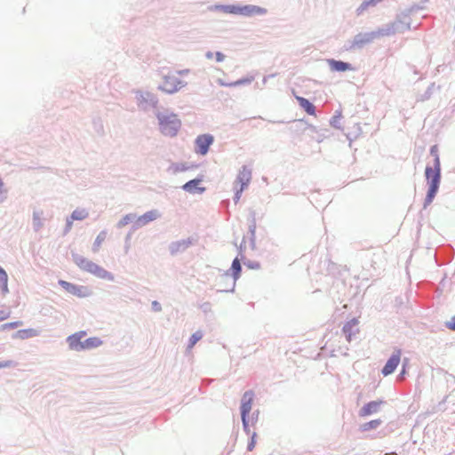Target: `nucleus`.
Segmentation results:
<instances>
[{
    "mask_svg": "<svg viewBox=\"0 0 455 455\" xmlns=\"http://www.w3.org/2000/svg\"><path fill=\"white\" fill-rule=\"evenodd\" d=\"M22 323L20 322V321H16V322H12V323H4L2 325V329L3 330H5V329H14L20 325H21Z\"/></svg>",
    "mask_w": 455,
    "mask_h": 455,
    "instance_id": "obj_31",
    "label": "nucleus"
},
{
    "mask_svg": "<svg viewBox=\"0 0 455 455\" xmlns=\"http://www.w3.org/2000/svg\"><path fill=\"white\" fill-rule=\"evenodd\" d=\"M253 79H254L253 76L245 77V78L237 80L235 82L227 84L226 86L232 87V86L248 84H251L253 81Z\"/></svg>",
    "mask_w": 455,
    "mask_h": 455,
    "instance_id": "obj_28",
    "label": "nucleus"
},
{
    "mask_svg": "<svg viewBox=\"0 0 455 455\" xmlns=\"http://www.w3.org/2000/svg\"><path fill=\"white\" fill-rule=\"evenodd\" d=\"M8 276L6 272L0 267V290L3 292H6L8 291Z\"/></svg>",
    "mask_w": 455,
    "mask_h": 455,
    "instance_id": "obj_23",
    "label": "nucleus"
},
{
    "mask_svg": "<svg viewBox=\"0 0 455 455\" xmlns=\"http://www.w3.org/2000/svg\"><path fill=\"white\" fill-rule=\"evenodd\" d=\"M254 397V393L252 390H247L243 395L242 400H241V419L243 424V429L246 433V435H251V429L249 427V413L251 410V403Z\"/></svg>",
    "mask_w": 455,
    "mask_h": 455,
    "instance_id": "obj_4",
    "label": "nucleus"
},
{
    "mask_svg": "<svg viewBox=\"0 0 455 455\" xmlns=\"http://www.w3.org/2000/svg\"><path fill=\"white\" fill-rule=\"evenodd\" d=\"M382 424V420L379 419H372L369 422L363 423L360 426L359 430L361 432H367L371 429L378 428Z\"/></svg>",
    "mask_w": 455,
    "mask_h": 455,
    "instance_id": "obj_18",
    "label": "nucleus"
},
{
    "mask_svg": "<svg viewBox=\"0 0 455 455\" xmlns=\"http://www.w3.org/2000/svg\"><path fill=\"white\" fill-rule=\"evenodd\" d=\"M405 372H406L405 363H403V369H402L401 372L399 373L398 378H402L405 374Z\"/></svg>",
    "mask_w": 455,
    "mask_h": 455,
    "instance_id": "obj_39",
    "label": "nucleus"
},
{
    "mask_svg": "<svg viewBox=\"0 0 455 455\" xmlns=\"http://www.w3.org/2000/svg\"><path fill=\"white\" fill-rule=\"evenodd\" d=\"M430 154L434 156V166H427L425 170L426 178L429 183V189L426 197L425 205L431 204L435 196L441 179V163L436 146H433Z\"/></svg>",
    "mask_w": 455,
    "mask_h": 455,
    "instance_id": "obj_1",
    "label": "nucleus"
},
{
    "mask_svg": "<svg viewBox=\"0 0 455 455\" xmlns=\"http://www.w3.org/2000/svg\"><path fill=\"white\" fill-rule=\"evenodd\" d=\"M59 283L67 292L78 298H86L92 294V291L87 286L76 285L64 280H60Z\"/></svg>",
    "mask_w": 455,
    "mask_h": 455,
    "instance_id": "obj_7",
    "label": "nucleus"
},
{
    "mask_svg": "<svg viewBox=\"0 0 455 455\" xmlns=\"http://www.w3.org/2000/svg\"><path fill=\"white\" fill-rule=\"evenodd\" d=\"M71 225H72V221H68V229H69V228H71Z\"/></svg>",
    "mask_w": 455,
    "mask_h": 455,
    "instance_id": "obj_42",
    "label": "nucleus"
},
{
    "mask_svg": "<svg viewBox=\"0 0 455 455\" xmlns=\"http://www.w3.org/2000/svg\"><path fill=\"white\" fill-rule=\"evenodd\" d=\"M39 335V331L33 328L28 329H21L17 331L13 334V338L20 339H27L29 338L36 337Z\"/></svg>",
    "mask_w": 455,
    "mask_h": 455,
    "instance_id": "obj_15",
    "label": "nucleus"
},
{
    "mask_svg": "<svg viewBox=\"0 0 455 455\" xmlns=\"http://www.w3.org/2000/svg\"><path fill=\"white\" fill-rule=\"evenodd\" d=\"M188 169H189V167L187 166L186 164H172L170 166V171L174 174L178 173V172H185Z\"/></svg>",
    "mask_w": 455,
    "mask_h": 455,
    "instance_id": "obj_26",
    "label": "nucleus"
},
{
    "mask_svg": "<svg viewBox=\"0 0 455 455\" xmlns=\"http://www.w3.org/2000/svg\"><path fill=\"white\" fill-rule=\"evenodd\" d=\"M134 219V215L127 214L125 215L119 222V227H124L127 225L132 220Z\"/></svg>",
    "mask_w": 455,
    "mask_h": 455,
    "instance_id": "obj_32",
    "label": "nucleus"
},
{
    "mask_svg": "<svg viewBox=\"0 0 455 455\" xmlns=\"http://www.w3.org/2000/svg\"><path fill=\"white\" fill-rule=\"evenodd\" d=\"M203 336L204 334L201 331H196L194 332L188 339L187 349H191L196 344V342L203 338Z\"/></svg>",
    "mask_w": 455,
    "mask_h": 455,
    "instance_id": "obj_22",
    "label": "nucleus"
},
{
    "mask_svg": "<svg viewBox=\"0 0 455 455\" xmlns=\"http://www.w3.org/2000/svg\"><path fill=\"white\" fill-rule=\"evenodd\" d=\"M267 13V10L265 8L256 6V5H244L240 6L239 14L244 16H253V15H263Z\"/></svg>",
    "mask_w": 455,
    "mask_h": 455,
    "instance_id": "obj_14",
    "label": "nucleus"
},
{
    "mask_svg": "<svg viewBox=\"0 0 455 455\" xmlns=\"http://www.w3.org/2000/svg\"><path fill=\"white\" fill-rule=\"evenodd\" d=\"M74 261L76 266L84 271L89 272L102 279L114 280V276L111 273L83 256H75Z\"/></svg>",
    "mask_w": 455,
    "mask_h": 455,
    "instance_id": "obj_2",
    "label": "nucleus"
},
{
    "mask_svg": "<svg viewBox=\"0 0 455 455\" xmlns=\"http://www.w3.org/2000/svg\"><path fill=\"white\" fill-rule=\"evenodd\" d=\"M217 8L226 13H231V14H239V12H240V6H237V5H221V6H218Z\"/></svg>",
    "mask_w": 455,
    "mask_h": 455,
    "instance_id": "obj_25",
    "label": "nucleus"
},
{
    "mask_svg": "<svg viewBox=\"0 0 455 455\" xmlns=\"http://www.w3.org/2000/svg\"><path fill=\"white\" fill-rule=\"evenodd\" d=\"M241 269H242V267H241L240 260L237 258H235L233 260L232 266H231V270L233 272V277H234V283L239 278Z\"/></svg>",
    "mask_w": 455,
    "mask_h": 455,
    "instance_id": "obj_21",
    "label": "nucleus"
},
{
    "mask_svg": "<svg viewBox=\"0 0 455 455\" xmlns=\"http://www.w3.org/2000/svg\"><path fill=\"white\" fill-rule=\"evenodd\" d=\"M259 413V411L252 412L251 418L252 424L258 420Z\"/></svg>",
    "mask_w": 455,
    "mask_h": 455,
    "instance_id": "obj_37",
    "label": "nucleus"
},
{
    "mask_svg": "<svg viewBox=\"0 0 455 455\" xmlns=\"http://www.w3.org/2000/svg\"><path fill=\"white\" fill-rule=\"evenodd\" d=\"M16 365H17V363L12 360H5V361L0 362V369L15 367Z\"/></svg>",
    "mask_w": 455,
    "mask_h": 455,
    "instance_id": "obj_30",
    "label": "nucleus"
},
{
    "mask_svg": "<svg viewBox=\"0 0 455 455\" xmlns=\"http://www.w3.org/2000/svg\"><path fill=\"white\" fill-rule=\"evenodd\" d=\"M107 231L103 230L101 231L96 237L94 243H93V245H92V251H98L100 247L102 246L103 243L106 241L107 239Z\"/></svg>",
    "mask_w": 455,
    "mask_h": 455,
    "instance_id": "obj_20",
    "label": "nucleus"
},
{
    "mask_svg": "<svg viewBox=\"0 0 455 455\" xmlns=\"http://www.w3.org/2000/svg\"><path fill=\"white\" fill-rule=\"evenodd\" d=\"M103 341L99 337H90L82 339L79 352L88 351L97 348L102 345Z\"/></svg>",
    "mask_w": 455,
    "mask_h": 455,
    "instance_id": "obj_13",
    "label": "nucleus"
},
{
    "mask_svg": "<svg viewBox=\"0 0 455 455\" xmlns=\"http://www.w3.org/2000/svg\"><path fill=\"white\" fill-rule=\"evenodd\" d=\"M443 326L451 331H455V315L451 317V321L444 322Z\"/></svg>",
    "mask_w": 455,
    "mask_h": 455,
    "instance_id": "obj_33",
    "label": "nucleus"
},
{
    "mask_svg": "<svg viewBox=\"0 0 455 455\" xmlns=\"http://www.w3.org/2000/svg\"><path fill=\"white\" fill-rule=\"evenodd\" d=\"M157 217H158V212L156 211L148 212L137 219V220H136L137 226L138 227L144 226V225L149 223L150 221L155 220Z\"/></svg>",
    "mask_w": 455,
    "mask_h": 455,
    "instance_id": "obj_16",
    "label": "nucleus"
},
{
    "mask_svg": "<svg viewBox=\"0 0 455 455\" xmlns=\"http://www.w3.org/2000/svg\"><path fill=\"white\" fill-rule=\"evenodd\" d=\"M4 191V183L3 181L0 180V194H2Z\"/></svg>",
    "mask_w": 455,
    "mask_h": 455,
    "instance_id": "obj_41",
    "label": "nucleus"
},
{
    "mask_svg": "<svg viewBox=\"0 0 455 455\" xmlns=\"http://www.w3.org/2000/svg\"><path fill=\"white\" fill-rule=\"evenodd\" d=\"M225 59V55L222 54L221 52H216V60L217 61H223Z\"/></svg>",
    "mask_w": 455,
    "mask_h": 455,
    "instance_id": "obj_38",
    "label": "nucleus"
},
{
    "mask_svg": "<svg viewBox=\"0 0 455 455\" xmlns=\"http://www.w3.org/2000/svg\"><path fill=\"white\" fill-rule=\"evenodd\" d=\"M387 402L383 399L371 401L365 403L359 411L360 417H366L377 413L380 410V406Z\"/></svg>",
    "mask_w": 455,
    "mask_h": 455,
    "instance_id": "obj_12",
    "label": "nucleus"
},
{
    "mask_svg": "<svg viewBox=\"0 0 455 455\" xmlns=\"http://www.w3.org/2000/svg\"><path fill=\"white\" fill-rule=\"evenodd\" d=\"M200 182V180H192L183 186V189L188 192H194Z\"/></svg>",
    "mask_w": 455,
    "mask_h": 455,
    "instance_id": "obj_27",
    "label": "nucleus"
},
{
    "mask_svg": "<svg viewBox=\"0 0 455 455\" xmlns=\"http://www.w3.org/2000/svg\"><path fill=\"white\" fill-rule=\"evenodd\" d=\"M256 437H257L256 432H252L251 435V440L249 441V443L247 444V451H251L254 449L255 444H256Z\"/></svg>",
    "mask_w": 455,
    "mask_h": 455,
    "instance_id": "obj_29",
    "label": "nucleus"
},
{
    "mask_svg": "<svg viewBox=\"0 0 455 455\" xmlns=\"http://www.w3.org/2000/svg\"><path fill=\"white\" fill-rule=\"evenodd\" d=\"M329 64H330L331 68L336 71L344 72L350 68L349 64L340 61V60H331L329 61Z\"/></svg>",
    "mask_w": 455,
    "mask_h": 455,
    "instance_id": "obj_19",
    "label": "nucleus"
},
{
    "mask_svg": "<svg viewBox=\"0 0 455 455\" xmlns=\"http://www.w3.org/2000/svg\"><path fill=\"white\" fill-rule=\"evenodd\" d=\"M212 142L213 137L210 134L198 136L196 140V152L202 156L206 155Z\"/></svg>",
    "mask_w": 455,
    "mask_h": 455,
    "instance_id": "obj_11",
    "label": "nucleus"
},
{
    "mask_svg": "<svg viewBox=\"0 0 455 455\" xmlns=\"http://www.w3.org/2000/svg\"><path fill=\"white\" fill-rule=\"evenodd\" d=\"M342 333L345 335L347 341L351 342L356 338V335L360 332L359 320L357 317H354L347 321L342 329Z\"/></svg>",
    "mask_w": 455,
    "mask_h": 455,
    "instance_id": "obj_8",
    "label": "nucleus"
},
{
    "mask_svg": "<svg viewBox=\"0 0 455 455\" xmlns=\"http://www.w3.org/2000/svg\"><path fill=\"white\" fill-rule=\"evenodd\" d=\"M181 72L170 71L164 76L159 89L167 93H174L185 85L180 79Z\"/></svg>",
    "mask_w": 455,
    "mask_h": 455,
    "instance_id": "obj_3",
    "label": "nucleus"
},
{
    "mask_svg": "<svg viewBox=\"0 0 455 455\" xmlns=\"http://www.w3.org/2000/svg\"><path fill=\"white\" fill-rule=\"evenodd\" d=\"M207 57H208V58H211V57H212V53H208V54H207Z\"/></svg>",
    "mask_w": 455,
    "mask_h": 455,
    "instance_id": "obj_43",
    "label": "nucleus"
},
{
    "mask_svg": "<svg viewBox=\"0 0 455 455\" xmlns=\"http://www.w3.org/2000/svg\"><path fill=\"white\" fill-rule=\"evenodd\" d=\"M8 316L9 315H0V322L7 319Z\"/></svg>",
    "mask_w": 455,
    "mask_h": 455,
    "instance_id": "obj_40",
    "label": "nucleus"
},
{
    "mask_svg": "<svg viewBox=\"0 0 455 455\" xmlns=\"http://www.w3.org/2000/svg\"><path fill=\"white\" fill-rule=\"evenodd\" d=\"M251 180V170L244 165L239 171L237 177L234 182L235 193V203H238L243 191L248 187Z\"/></svg>",
    "mask_w": 455,
    "mask_h": 455,
    "instance_id": "obj_6",
    "label": "nucleus"
},
{
    "mask_svg": "<svg viewBox=\"0 0 455 455\" xmlns=\"http://www.w3.org/2000/svg\"><path fill=\"white\" fill-rule=\"evenodd\" d=\"M87 335L86 331H79L66 338V343L70 351L79 352L82 339Z\"/></svg>",
    "mask_w": 455,
    "mask_h": 455,
    "instance_id": "obj_10",
    "label": "nucleus"
},
{
    "mask_svg": "<svg viewBox=\"0 0 455 455\" xmlns=\"http://www.w3.org/2000/svg\"><path fill=\"white\" fill-rule=\"evenodd\" d=\"M401 355H402V350L400 348H395L394 350L393 354L388 358L386 364L384 365V367L381 370V373L384 376H388L395 371V369L397 368V366L401 361Z\"/></svg>",
    "mask_w": 455,
    "mask_h": 455,
    "instance_id": "obj_9",
    "label": "nucleus"
},
{
    "mask_svg": "<svg viewBox=\"0 0 455 455\" xmlns=\"http://www.w3.org/2000/svg\"><path fill=\"white\" fill-rule=\"evenodd\" d=\"M88 217V212L84 209H76L72 212V220H83Z\"/></svg>",
    "mask_w": 455,
    "mask_h": 455,
    "instance_id": "obj_24",
    "label": "nucleus"
},
{
    "mask_svg": "<svg viewBox=\"0 0 455 455\" xmlns=\"http://www.w3.org/2000/svg\"><path fill=\"white\" fill-rule=\"evenodd\" d=\"M159 124L161 132L167 136H175L180 127V121L176 115H159Z\"/></svg>",
    "mask_w": 455,
    "mask_h": 455,
    "instance_id": "obj_5",
    "label": "nucleus"
},
{
    "mask_svg": "<svg viewBox=\"0 0 455 455\" xmlns=\"http://www.w3.org/2000/svg\"><path fill=\"white\" fill-rule=\"evenodd\" d=\"M34 222L37 228H40L42 225L40 216L36 213L34 214Z\"/></svg>",
    "mask_w": 455,
    "mask_h": 455,
    "instance_id": "obj_35",
    "label": "nucleus"
},
{
    "mask_svg": "<svg viewBox=\"0 0 455 455\" xmlns=\"http://www.w3.org/2000/svg\"><path fill=\"white\" fill-rule=\"evenodd\" d=\"M296 100L308 115L315 116V107L308 100L299 96H297Z\"/></svg>",
    "mask_w": 455,
    "mask_h": 455,
    "instance_id": "obj_17",
    "label": "nucleus"
},
{
    "mask_svg": "<svg viewBox=\"0 0 455 455\" xmlns=\"http://www.w3.org/2000/svg\"><path fill=\"white\" fill-rule=\"evenodd\" d=\"M369 41H370V39H369V38H365V39H363V38H362L361 36H358V37H356V38L355 39V44H360L367 43V42H369Z\"/></svg>",
    "mask_w": 455,
    "mask_h": 455,
    "instance_id": "obj_36",
    "label": "nucleus"
},
{
    "mask_svg": "<svg viewBox=\"0 0 455 455\" xmlns=\"http://www.w3.org/2000/svg\"><path fill=\"white\" fill-rule=\"evenodd\" d=\"M447 400H448V396L443 397V399L438 403V404L436 406V411H443L444 410L443 404L447 402Z\"/></svg>",
    "mask_w": 455,
    "mask_h": 455,
    "instance_id": "obj_34",
    "label": "nucleus"
}]
</instances>
